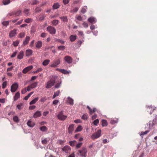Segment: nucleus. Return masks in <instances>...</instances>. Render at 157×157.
Returning <instances> with one entry per match:
<instances>
[{"label": "nucleus", "mask_w": 157, "mask_h": 157, "mask_svg": "<svg viewBox=\"0 0 157 157\" xmlns=\"http://www.w3.org/2000/svg\"><path fill=\"white\" fill-rule=\"evenodd\" d=\"M27 91V90H26V88H25L22 90L21 91V93L22 94H24Z\"/></svg>", "instance_id": "nucleus-52"}, {"label": "nucleus", "mask_w": 157, "mask_h": 157, "mask_svg": "<svg viewBox=\"0 0 157 157\" xmlns=\"http://www.w3.org/2000/svg\"><path fill=\"white\" fill-rule=\"evenodd\" d=\"M148 132V131H146L144 132H141L140 134V135H144L146 134Z\"/></svg>", "instance_id": "nucleus-55"}, {"label": "nucleus", "mask_w": 157, "mask_h": 157, "mask_svg": "<svg viewBox=\"0 0 157 157\" xmlns=\"http://www.w3.org/2000/svg\"><path fill=\"white\" fill-rule=\"evenodd\" d=\"M59 5L58 3H54L53 6L52 8L53 9H57L59 8Z\"/></svg>", "instance_id": "nucleus-36"}, {"label": "nucleus", "mask_w": 157, "mask_h": 157, "mask_svg": "<svg viewBox=\"0 0 157 157\" xmlns=\"http://www.w3.org/2000/svg\"><path fill=\"white\" fill-rule=\"evenodd\" d=\"M74 125L71 124L69 125L68 128V132L70 134L72 133L74 129Z\"/></svg>", "instance_id": "nucleus-13"}, {"label": "nucleus", "mask_w": 157, "mask_h": 157, "mask_svg": "<svg viewBox=\"0 0 157 157\" xmlns=\"http://www.w3.org/2000/svg\"><path fill=\"white\" fill-rule=\"evenodd\" d=\"M36 107L35 105L30 106L29 107V109L30 110H33Z\"/></svg>", "instance_id": "nucleus-57"}, {"label": "nucleus", "mask_w": 157, "mask_h": 157, "mask_svg": "<svg viewBox=\"0 0 157 157\" xmlns=\"http://www.w3.org/2000/svg\"><path fill=\"white\" fill-rule=\"evenodd\" d=\"M40 129L42 132H45L47 131L48 128L46 126H43L40 127Z\"/></svg>", "instance_id": "nucleus-28"}, {"label": "nucleus", "mask_w": 157, "mask_h": 157, "mask_svg": "<svg viewBox=\"0 0 157 157\" xmlns=\"http://www.w3.org/2000/svg\"><path fill=\"white\" fill-rule=\"evenodd\" d=\"M20 97V93L18 92L16 93L14 97V100L16 101Z\"/></svg>", "instance_id": "nucleus-20"}, {"label": "nucleus", "mask_w": 157, "mask_h": 157, "mask_svg": "<svg viewBox=\"0 0 157 157\" xmlns=\"http://www.w3.org/2000/svg\"><path fill=\"white\" fill-rule=\"evenodd\" d=\"M57 117L58 119L62 121H64L67 118V117L66 116L64 115L63 114V112H60L57 115Z\"/></svg>", "instance_id": "nucleus-5"}, {"label": "nucleus", "mask_w": 157, "mask_h": 157, "mask_svg": "<svg viewBox=\"0 0 157 157\" xmlns=\"http://www.w3.org/2000/svg\"><path fill=\"white\" fill-rule=\"evenodd\" d=\"M38 2L36 0L33 1L32 2V4L33 5H36L37 4Z\"/></svg>", "instance_id": "nucleus-60"}, {"label": "nucleus", "mask_w": 157, "mask_h": 157, "mask_svg": "<svg viewBox=\"0 0 157 157\" xmlns=\"http://www.w3.org/2000/svg\"><path fill=\"white\" fill-rule=\"evenodd\" d=\"M33 51L31 49H27L26 51V55L27 56H31L33 53Z\"/></svg>", "instance_id": "nucleus-18"}, {"label": "nucleus", "mask_w": 157, "mask_h": 157, "mask_svg": "<svg viewBox=\"0 0 157 157\" xmlns=\"http://www.w3.org/2000/svg\"><path fill=\"white\" fill-rule=\"evenodd\" d=\"M50 62V60H49L46 59L45 60H44V61L43 62L42 64L44 66H46L49 64Z\"/></svg>", "instance_id": "nucleus-30"}, {"label": "nucleus", "mask_w": 157, "mask_h": 157, "mask_svg": "<svg viewBox=\"0 0 157 157\" xmlns=\"http://www.w3.org/2000/svg\"><path fill=\"white\" fill-rule=\"evenodd\" d=\"M29 10L28 9H25L24 11V13L27 15H29Z\"/></svg>", "instance_id": "nucleus-47"}, {"label": "nucleus", "mask_w": 157, "mask_h": 157, "mask_svg": "<svg viewBox=\"0 0 157 157\" xmlns=\"http://www.w3.org/2000/svg\"><path fill=\"white\" fill-rule=\"evenodd\" d=\"M60 63V60L59 59L55 60L53 61V63L50 65V66L51 67H57Z\"/></svg>", "instance_id": "nucleus-7"}, {"label": "nucleus", "mask_w": 157, "mask_h": 157, "mask_svg": "<svg viewBox=\"0 0 157 157\" xmlns=\"http://www.w3.org/2000/svg\"><path fill=\"white\" fill-rule=\"evenodd\" d=\"M32 19L30 18H28L25 20V22L27 23H29L32 21Z\"/></svg>", "instance_id": "nucleus-42"}, {"label": "nucleus", "mask_w": 157, "mask_h": 157, "mask_svg": "<svg viewBox=\"0 0 157 157\" xmlns=\"http://www.w3.org/2000/svg\"><path fill=\"white\" fill-rule=\"evenodd\" d=\"M88 21L91 23H95L96 22V19L93 17H91L88 18Z\"/></svg>", "instance_id": "nucleus-17"}, {"label": "nucleus", "mask_w": 157, "mask_h": 157, "mask_svg": "<svg viewBox=\"0 0 157 157\" xmlns=\"http://www.w3.org/2000/svg\"><path fill=\"white\" fill-rule=\"evenodd\" d=\"M87 109H89V113L90 114H92L93 112V109H92L89 106H87Z\"/></svg>", "instance_id": "nucleus-41"}, {"label": "nucleus", "mask_w": 157, "mask_h": 157, "mask_svg": "<svg viewBox=\"0 0 157 157\" xmlns=\"http://www.w3.org/2000/svg\"><path fill=\"white\" fill-rule=\"evenodd\" d=\"M87 149L84 147L78 151V154L82 157H86L87 155Z\"/></svg>", "instance_id": "nucleus-3"}, {"label": "nucleus", "mask_w": 157, "mask_h": 157, "mask_svg": "<svg viewBox=\"0 0 157 157\" xmlns=\"http://www.w3.org/2000/svg\"><path fill=\"white\" fill-rule=\"evenodd\" d=\"M56 70L59 71L61 72H62V73L64 74H68V72L66 70H65L64 69H59L58 68H57L56 69Z\"/></svg>", "instance_id": "nucleus-22"}, {"label": "nucleus", "mask_w": 157, "mask_h": 157, "mask_svg": "<svg viewBox=\"0 0 157 157\" xmlns=\"http://www.w3.org/2000/svg\"><path fill=\"white\" fill-rule=\"evenodd\" d=\"M82 126L81 125H79L75 130V132H79L82 131Z\"/></svg>", "instance_id": "nucleus-29"}, {"label": "nucleus", "mask_w": 157, "mask_h": 157, "mask_svg": "<svg viewBox=\"0 0 157 157\" xmlns=\"http://www.w3.org/2000/svg\"><path fill=\"white\" fill-rule=\"evenodd\" d=\"M9 22L8 21H4L2 23V24L5 26H6L9 25Z\"/></svg>", "instance_id": "nucleus-48"}, {"label": "nucleus", "mask_w": 157, "mask_h": 157, "mask_svg": "<svg viewBox=\"0 0 157 157\" xmlns=\"http://www.w3.org/2000/svg\"><path fill=\"white\" fill-rule=\"evenodd\" d=\"M102 125L103 127H105L107 125V122L105 120H103L102 121Z\"/></svg>", "instance_id": "nucleus-31"}, {"label": "nucleus", "mask_w": 157, "mask_h": 157, "mask_svg": "<svg viewBox=\"0 0 157 157\" xmlns=\"http://www.w3.org/2000/svg\"><path fill=\"white\" fill-rule=\"evenodd\" d=\"M60 93V91L59 90H58L57 91L55 92L53 95V98H55L56 97L58 96Z\"/></svg>", "instance_id": "nucleus-27"}, {"label": "nucleus", "mask_w": 157, "mask_h": 157, "mask_svg": "<svg viewBox=\"0 0 157 157\" xmlns=\"http://www.w3.org/2000/svg\"><path fill=\"white\" fill-rule=\"evenodd\" d=\"M48 142L47 140L46 139H44V140H42V143L43 144H46Z\"/></svg>", "instance_id": "nucleus-59"}, {"label": "nucleus", "mask_w": 157, "mask_h": 157, "mask_svg": "<svg viewBox=\"0 0 157 157\" xmlns=\"http://www.w3.org/2000/svg\"><path fill=\"white\" fill-rule=\"evenodd\" d=\"M42 42L41 41H38L36 43V46L37 48L39 49L42 46Z\"/></svg>", "instance_id": "nucleus-15"}, {"label": "nucleus", "mask_w": 157, "mask_h": 157, "mask_svg": "<svg viewBox=\"0 0 157 157\" xmlns=\"http://www.w3.org/2000/svg\"><path fill=\"white\" fill-rule=\"evenodd\" d=\"M76 19L79 21H81L82 20V17L80 16H78L76 17Z\"/></svg>", "instance_id": "nucleus-56"}, {"label": "nucleus", "mask_w": 157, "mask_h": 157, "mask_svg": "<svg viewBox=\"0 0 157 157\" xmlns=\"http://www.w3.org/2000/svg\"><path fill=\"white\" fill-rule=\"evenodd\" d=\"M67 102L71 105H73L74 104L73 99L70 97L67 98Z\"/></svg>", "instance_id": "nucleus-21"}, {"label": "nucleus", "mask_w": 157, "mask_h": 157, "mask_svg": "<svg viewBox=\"0 0 157 157\" xmlns=\"http://www.w3.org/2000/svg\"><path fill=\"white\" fill-rule=\"evenodd\" d=\"M62 150L65 152V153H69L71 151V148L69 146H65L64 147L62 148Z\"/></svg>", "instance_id": "nucleus-10"}, {"label": "nucleus", "mask_w": 157, "mask_h": 157, "mask_svg": "<svg viewBox=\"0 0 157 157\" xmlns=\"http://www.w3.org/2000/svg\"><path fill=\"white\" fill-rule=\"evenodd\" d=\"M41 115V112L40 111H37L33 115V117L34 118H36L40 117Z\"/></svg>", "instance_id": "nucleus-16"}, {"label": "nucleus", "mask_w": 157, "mask_h": 157, "mask_svg": "<svg viewBox=\"0 0 157 157\" xmlns=\"http://www.w3.org/2000/svg\"><path fill=\"white\" fill-rule=\"evenodd\" d=\"M57 78V76H52L51 79L45 83L46 88L49 89L53 86L55 83L56 80Z\"/></svg>", "instance_id": "nucleus-1"}, {"label": "nucleus", "mask_w": 157, "mask_h": 157, "mask_svg": "<svg viewBox=\"0 0 157 157\" xmlns=\"http://www.w3.org/2000/svg\"><path fill=\"white\" fill-rule=\"evenodd\" d=\"M13 121L16 122H17L19 121V120L18 119V117L17 116H15L13 117Z\"/></svg>", "instance_id": "nucleus-39"}, {"label": "nucleus", "mask_w": 157, "mask_h": 157, "mask_svg": "<svg viewBox=\"0 0 157 157\" xmlns=\"http://www.w3.org/2000/svg\"><path fill=\"white\" fill-rule=\"evenodd\" d=\"M58 48L59 50H63L65 49V47L64 46H59L58 47Z\"/></svg>", "instance_id": "nucleus-44"}, {"label": "nucleus", "mask_w": 157, "mask_h": 157, "mask_svg": "<svg viewBox=\"0 0 157 157\" xmlns=\"http://www.w3.org/2000/svg\"><path fill=\"white\" fill-rule=\"evenodd\" d=\"M24 56V52L23 51H21L19 53L17 57V59H21L23 58Z\"/></svg>", "instance_id": "nucleus-14"}, {"label": "nucleus", "mask_w": 157, "mask_h": 157, "mask_svg": "<svg viewBox=\"0 0 157 157\" xmlns=\"http://www.w3.org/2000/svg\"><path fill=\"white\" fill-rule=\"evenodd\" d=\"M60 18L63 20V21L67 22L68 21V19L67 17L63 16L60 17Z\"/></svg>", "instance_id": "nucleus-33"}, {"label": "nucleus", "mask_w": 157, "mask_h": 157, "mask_svg": "<svg viewBox=\"0 0 157 157\" xmlns=\"http://www.w3.org/2000/svg\"><path fill=\"white\" fill-rule=\"evenodd\" d=\"M17 29H14L10 31L9 34L10 37L11 38L15 36L17 34Z\"/></svg>", "instance_id": "nucleus-8"}, {"label": "nucleus", "mask_w": 157, "mask_h": 157, "mask_svg": "<svg viewBox=\"0 0 157 157\" xmlns=\"http://www.w3.org/2000/svg\"><path fill=\"white\" fill-rule=\"evenodd\" d=\"M30 39V37L29 36H26L25 39L23 42L22 45L24 46H25L29 43V41Z\"/></svg>", "instance_id": "nucleus-12"}, {"label": "nucleus", "mask_w": 157, "mask_h": 157, "mask_svg": "<svg viewBox=\"0 0 157 157\" xmlns=\"http://www.w3.org/2000/svg\"><path fill=\"white\" fill-rule=\"evenodd\" d=\"M37 84L38 82H37L33 83L30 85L31 89H33L36 88L37 86Z\"/></svg>", "instance_id": "nucleus-34"}, {"label": "nucleus", "mask_w": 157, "mask_h": 157, "mask_svg": "<svg viewBox=\"0 0 157 157\" xmlns=\"http://www.w3.org/2000/svg\"><path fill=\"white\" fill-rule=\"evenodd\" d=\"M10 2V0H3L2 3L4 5H7L9 4Z\"/></svg>", "instance_id": "nucleus-37"}, {"label": "nucleus", "mask_w": 157, "mask_h": 157, "mask_svg": "<svg viewBox=\"0 0 157 157\" xmlns=\"http://www.w3.org/2000/svg\"><path fill=\"white\" fill-rule=\"evenodd\" d=\"M18 85L17 83L15 82L13 83L11 86L10 90L12 92H14L18 89Z\"/></svg>", "instance_id": "nucleus-6"}, {"label": "nucleus", "mask_w": 157, "mask_h": 157, "mask_svg": "<svg viewBox=\"0 0 157 157\" xmlns=\"http://www.w3.org/2000/svg\"><path fill=\"white\" fill-rule=\"evenodd\" d=\"M47 31L52 34H55L56 33V29L51 26H49L47 27Z\"/></svg>", "instance_id": "nucleus-4"}, {"label": "nucleus", "mask_w": 157, "mask_h": 157, "mask_svg": "<svg viewBox=\"0 0 157 157\" xmlns=\"http://www.w3.org/2000/svg\"><path fill=\"white\" fill-rule=\"evenodd\" d=\"M82 25L85 28H87L88 27V24L85 22L82 23Z\"/></svg>", "instance_id": "nucleus-53"}, {"label": "nucleus", "mask_w": 157, "mask_h": 157, "mask_svg": "<svg viewBox=\"0 0 157 157\" xmlns=\"http://www.w3.org/2000/svg\"><path fill=\"white\" fill-rule=\"evenodd\" d=\"M39 98L38 97L35 98V99L32 100L30 102L29 104L30 105H33L38 100Z\"/></svg>", "instance_id": "nucleus-24"}, {"label": "nucleus", "mask_w": 157, "mask_h": 157, "mask_svg": "<svg viewBox=\"0 0 157 157\" xmlns=\"http://www.w3.org/2000/svg\"><path fill=\"white\" fill-rule=\"evenodd\" d=\"M47 33H43L41 34V35H40V36L44 38L47 36Z\"/></svg>", "instance_id": "nucleus-51"}, {"label": "nucleus", "mask_w": 157, "mask_h": 157, "mask_svg": "<svg viewBox=\"0 0 157 157\" xmlns=\"http://www.w3.org/2000/svg\"><path fill=\"white\" fill-rule=\"evenodd\" d=\"M59 102V101L57 100H56L53 101V104L54 105H56Z\"/></svg>", "instance_id": "nucleus-58"}, {"label": "nucleus", "mask_w": 157, "mask_h": 157, "mask_svg": "<svg viewBox=\"0 0 157 157\" xmlns=\"http://www.w3.org/2000/svg\"><path fill=\"white\" fill-rule=\"evenodd\" d=\"M33 68V66L32 65L28 66L23 69L22 72L24 74H26L29 71L32 69Z\"/></svg>", "instance_id": "nucleus-11"}, {"label": "nucleus", "mask_w": 157, "mask_h": 157, "mask_svg": "<svg viewBox=\"0 0 157 157\" xmlns=\"http://www.w3.org/2000/svg\"><path fill=\"white\" fill-rule=\"evenodd\" d=\"M77 144V142L75 140L69 142V144L72 146H74Z\"/></svg>", "instance_id": "nucleus-32"}, {"label": "nucleus", "mask_w": 157, "mask_h": 157, "mask_svg": "<svg viewBox=\"0 0 157 157\" xmlns=\"http://www.w3.org/2000/svg\"><path fill=\"white\" fill-rule=\"evenodd\" d=\"M76 39V36L75 35H71L70 37V39L71 41H74Z\"/></svg>", "instance_id": "nucleus-25"}, {"label": "nucleus", "mask_w": 157, "mask_h": 157, "mask_svg": "<svg viewBox=\"0 0 157 157\" xmlns=\"http://www.w3.org/2000/svg\"><path fill=\"white\" fill-rule=\"evenodd\" d=\"M42 69L41 68H38L36 71L34 72V73H38V72L42 71Z\"/></svg>", "instance_id": "nucleus-61"}, {"label": "nucleus", "mask_w": 157, "mask_h": 157, "mask_svg": "<svg viewBox=\"0 0 157 157\" xmlns=\"http://www.w3.org/2000/svg\"><path fill=\"white\" fill-rule=\"evenodd\" d=\"M21 10H19L17 11H15V15L18 16L21 14Z\"/></svg>", "instance_id": "nucleus-46"}, {"label": "nucleus", "mask_w": 157, "mask_h": 157, "mask_svg": "<svg viewBox=\"0 0 157 157\" xmlns=\"http://www.w3.org/2000/svg\"><path fill=\"white\" fill-rule=\"evenodd\" d=\"M99 123V120L96 119L93 122V123L94 125H97V124Z\"/></svg>", "instance_id": "nucleus-50"}, {"label": "nucleus", "mask_w": 157, "mask_h": 157, "mask_svg": "<svg viewBox=\"0 0 157 157\" xmlns=\"http://www.w3.org/2000/svg\"><path fill=\"white\" fill-rule=\"evenodd\" d=\"M45 17V16L44 15H40L39 16V20L42 21L43 20Z\"/></svg>", "instance_id": "nucleus-38"}, {"label": "nucleus", "mask_w": 157, "mask_h": 157, "mask_svg": "<svg viewBox=\"0 0 157 157\" xmlns=\"http://www.w3.org/2000/svg\"><path fill=\"white\" fill-rule=\"evenodd\" d=\"M59 23V21L57 20H54L52 21V24L54 26H56Z\"/></svg>", "instance_id": "nucleus-35"}, {"label": "nucleus", "mask_w": 157, "mask_h": 157, "mask_svg": "<svg viewBox=\"0 0 157 157\" xmlns=\"http://www.w3.org/2000/svg\"><path fill=\"white\" fill-rule=\"evenodd\" d=\"M87 8L86 6H84L83 7L81 10V12L83 14L85 13L87 11Z\"/></svg>", "instance_id": "nucleus-26"}, {"label": "nucleus", "mask_w": 157, "mask_h": 157, "mask_svg": "<svg viewBox=\"0 0 157 157\" xmlns=\"http://www.w3.org/2000/svg\"><path fill=\"white\" fill-rule=\"evenodd\" d=\"M25 35V33L24 32H22L19 33L17 36L18 38H23L24 37Z\"/></svg>", "instance_id": "nucleus-23"}, {"label": "nucleus", "mask_w": 157, "mask_h": 157, "mask_svg": "<svg viewBox=\"0 0 157 157\" xmlns=\"http://www.w3.org/2000/svg\"><path fill=\"white\" fill-rule=\"evenodd\" d=\"M82 118L84 120H87L88 118V116L87 114H84L82 116Z\"/></svg>", "instance_id": "nucleus-40"}, {"label": "nucleus", "mask_w": 157, "mask_h": 157, "mask_svg": "<svg viewBox=\"0 0 157 157\" xmlns=\"http://www.w3.org/2000/svg\"><path fill=\"white\" fill-rule=\"evenodd\" d=\"M27 125L31 127H33L34 126L35 124L34 122L29 121L27 123Z\"/></svg>", "instance_id": "nucleus-19"}, {"label": "nucleus", "mask_w": 157, "mask_h": 157, "mask_svg": "<svg viewBox=\"0 0 157 157\" xmlns=\"http://www.w3.org/2000/svg\"><path fill=\"white\" fill-rule=\"evenodd\" d=\"M57 40L58 42H60L62 44H64L65 43L64 41L62 40L57 39Z\"/></svg>", "instance_id": "nucleus-64"}, {"label": "nucleus", "mask_w": 157, "mask_h": 157, "mask_svg": "<svg viewBox=\"0 0 157 157\" xmlns=\"http://www.w3.org/2000/svg\"><path fill=\"white\" fill-rule=\"evenodd\" d=\"M17 53V52L16 51L14 52L11 55V57L13 58L15 57Z\"/></svg>", "instance_id": "nucleus-63"}, {"label": "nucleus", "mask_w": 157, "mask_h": 157, "mask_svg": "<svg viewBox=\"0 0 157 157\" xmlns=\"http://www.w3.org/2000/svg\"><path fill=\"white\" fill-rule=\"evenodd\" d=\"M65 61L68 63H71L72 62V58L69 56H66L64 58Z\"/></svg>", "instance_id": "nucleus-9"}, {"label": "nucleus", "mask_w": 157, "mask_h": 157, "mask_svg": "<svg viewBox=\"0 0 157 157\" xmlns=\"http://www.w3.org/2000/svg\"><path fill=\"white\" fill-rule=\"evenodd\" d=\"M61 82L57 83L55 86L54 87L56 88H58L60 87Z\"/></svg>", "instance_id": "nucleus-43"}, {"label": "nucleus", "mask_w": 157, "mask_h": 157, "mask_svg": "<svg viewBox=\"0 0 157 157\" xmlns=\"http://www.w3.org/2000/svg\"><path fill=\"white\" fill-rule=\"evenodd\" d=\"M7 85V82L5 81L3 82L2 84V88L3 89H4L6 88V86Z\"/></svg>", "instance_id": "nucleus-49"}, {"label": "nucleus", "mask_w": 157, "mask_h": 157, "mask_svg": "<svg viewBox=\"0 0 157 157\" xmlns=\"http://www.w3.org/2000/svg\"><path fill=\"white\" fill-rule=\"evenodd\" d=\"M101 130L99 129L97 131L93 133L91 136V138L93 140L99 138L101 136Z\"/></svg>", "instance_id": "nucleus-2"}, {"label": "nucleus", "mask_w": 157, "mask_h": 157, "mask_svg": "<svg viewBox=\"0 0 157 157\" xmlns=\"http://www.w3.org/2000/svg\"><path fill=\"white\" fill-rule=\"evenodd\" d=\"M19 43V41L18 40H17L15 41H13V44L14 46H17Z\"/></svg>", "instance_id": "nucleus-45"}, {"label": "nucleus", "mask_w": 157, "mask_h": 157, "mask_svg": "<svg viewBox=\"0 0 157 157\" xmlns=\"http://www.w3.org/2000/svg\"><path fill=\"white\" fill-rule=\"evenodd\" d=\"M22 105V103H21L20 104L17 105V107L20 110L21 109V107Z\"/></svg>", "instance_id": "nucleus-62"}, {"label": "nucleus", "mask_w": 157, "mask_h": 157, "mask_svg": "<svg viewBox=\"0 0 157 157\" xmlns=\"http://www.w3.org/2000/svg\"><path fill=\"white\" fill-rule=\"evenodd\" d=\"M82 144V143H80L76 144V147L77 148H80Z\"/></svg>", "instance_id": "nucleus-54"}]
</instances>
